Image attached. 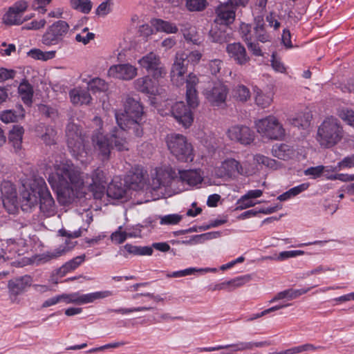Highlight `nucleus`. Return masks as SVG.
Segmentation results:
<instances>
[{
    "label": "nucleus",
    "mask_w": 354,
    "mask_h": 354,
    "mask_svg": "<svg viewBox=\"0 0 354 354\" xmlns=\"http://www.w3.org/2000/svg\"><path fill=\"white\" fill-rule=\"evenodd\" d=\"M124 249L128 253L138 256H150L153 251L150 246L133 245L129 243L124 245Z\"/></svg>",
    "instance_id": "a19ab883"
},
{
    "label": "nucleus",
    "mask_w": 354,
    "mask_h": 354,
    "mask_svg": "<svg viewBox=\"0 0 354 354\" xmlns=\"http://www.w3.org/2000/svg\"><path fill=\"white\" fill-rule=\"evenodd\" d=\"M176 182H178V175L171 167L156 168L155 176L152 178L151 186L153 189L157 190L170 187Z\"/></svg>",
    "instance_id": "4468645a"
},
{
    "label": "nucleus",
    "mask_w": 354,
    "mask_h": 354,
    "mask_svg": "<svg viewBox=\"0 0 354 354\" xmlns=\"http://www.w3.org/2000/svg\"><path fill=\"white\" fill-rule=\"evenodd\" d=\"M229 89L223 82H216L207 86L203 91L207 101L212 106H222L225 104Z\"/></svg>",
    "instance_id": "9b49d317"
},
{
    "label": "nucleus",
    "mask_w": 354,
    "mask_h": 354,
    "mask_svg": "<svg viewBox=\"0 0 354 354\" xmlns=\"http://www.w3.org/2000/svg\"><path fill=\"white\" fill-rule=\"evenodd\" d=\"M232 28L230 26L214 24L209 32V37L212 42L223 44L231 38Z\"/></svg>",
    "instance_id": "5701e85b"
},
{
    "label": "nucleus",
    "mask_w": 354,
    "mask_h": 354,
    "mask_svg": "<svg viewBox=\"0 0 354 354\" xmlns=\"http://www.w3.org/2000/svg\"><path fill=\"white\" fill-rule=\"evenodd\" d=\"M182 219V216L176 214L165 215L160 218L161 225H175Z\"/></svg>",
    "instance_id": "052dcab7"
},
{
    "label": "nucleus",
    "mask_w": 354,
    "mask_h": 354,
    "mask_svg": "<svg viewBox=\"0 0 354 354\" xmlns=\"http://www.w3.org/2000/svg\"><path fill=\"white\" fill-rule=\"evenodd\" d=\"M91 183H89L90 190L97 194H102L107 185V179L100 168L94 169L91 175Z\"/></svg>",
    "instance_id": "b1692460"
},
{
    "label": "nucleus",
    "mask_w": 354,
    "mask_h": 354,
    "mask_svg": "<svg viewBox=\"0 0 354 354\" xmlns=\"http://www.w3.org/2000/svg\"><path fill=\"white\" fill-rule=\"evenodd\" d=\"M272 101V96L270 93L265 94L257 92L255 97L256 104L261 108H266L268 106L271 104Z\"/></svg>",
    "instance_id": "603ef678"
},
{
    "label": "nucleus",
    "mask_w": 354,
    "mask_h": 354,
    "mask_svg": "<svg viewBox=\"0 0 354 354\" xmlns=\"http://www.w3.org/2000/svg\"><path fill=\"white\" fill-rule=\"evenodd\" d=\"M24 133V128L19 125H14L12 129L10 131L8 135L9 142L12 144L16 151L21 148Z\"/></svg>",
    "instance_id": "c9c22d12"
},
{
    "label": "nucleus",
    "mask_w": 354,
    "mask_h": 354,
    "mask_svg": "<svg viewBox=\"0 0 354 354\" xmlns=\"http://www.w3.org/2000/svg\"><path fill=\"white\" fill-rule=\"evenodd\" d=\"M57 131L53 127H46L45 133L41 136V139L48 145H51L56 143Z\"/></svg>",
    "instance_id": "8fccbe9b"
},
{
    "label": "nucleus",
    "mask_w": 354,
    "mask_h": 354,
    "mask_svg": "<svg viewBox=\"0 0 354 354\" xmlns=\"http://www.w3.org/2000/svg\"><path fill=\"white\" fill-rule=\"evenodd\" d=\"M272 155L281 160H289L296 156V151L293 147L286 144L275 145L272 149Z\"/></svg>",
    "instance_id": "cd10ccee"
},
{
    "label": "nucleus",
    "mask_w": 354,
    "mask_h": 354,
    "mask_svg": "<svg viewBox=\"0 0 354 354\" xmlns=\"http://www.w3.org/2000/svg\"><path fill=\"white\" fill-rule=\"evenodd\" d=\"M221 168L225 175L228 177H235L239 174L243 175L244 169L240 162L234 158H229L222 162Z\"/></svg>",
    "instance_id": "7c9ffc66"
},
{
    "label": "nucleus",
    "mask_w": 354,
    "mask_h": 354,
    "mask_svg": "<svg viewBox=\"0 0 354 354\" xmlns=\"http://www.w3.org/2000/svg\"><path fill=\"white\" fill-rule=\"evenodd\" d=\"M171 153L180 162H187L194 160L193 147L187 138L179 133H171L166 139Z\"/></svg>",
    "instance_id": "423d86ee"
},
{
    "label": "nucleus",
    "mask_w": 354,
    "mask_h": 354,
    "mask_svg": "<svg viewBox=\"0 0 354 354\" xmlns=\"http://www.w3.org/2000/svg\"><path fill=\"white\" fill-rule=\"evenodd\" d=\"M124 183L133 190L142 189L145 184L143 169L140 167L133 168L125 176Z\"/></svg>",
    "instance_id": "4be33fe9"
},
{
    "label": "nucleus",
    "mask_w": 354,
    "mask_h": 354,
    "mask_svg": "<svg viewBox=\"0 0 354 354\" xmlns=\"http://www.w3.org/2000/svg\"><path fill=\"white\" fill-rule=\"evenodd\" d=\"M62 295L63 302H65L66 304L82 305L92 303L97 299L109 297L112 295V292L109 290H105L81 295L77 292L71 294H62Z\"/></svg>",
    "instance_id": "dca6fc26"
},
{
    "label": "nucleus",
    "mask_w": 354,
    "mask_h": 354,
    "mask_svg": "<svg viewBox=\"0 0 354 354\" xmlns=\"http://www.w3.org/2000/svg\"><path fill=\"white\" fill-rule=\"evenodd\" d=\"M254 160L259 165H263L271 169H276L277 167V162L272 158H270L263 155L257 154L254 156Z\"/></svg>",
    "instance_id": "13d9d810"
},
{
    "label": "nucleus",
    "mask_w": 354,
    "mask_h": 354,
    "mask_svg": "<svg viewBox=\"0 0 354 354\" xmlns=\"http://www.w3.org/2000/svg\"><path fill=\"white\" fill-rule=\"evenodd\" d=\"M229 57L237 64L244 65L250 61L245 48L240 42L229 44L226 46Z\"/></svg>",
    "instance_id": "aec40b11"
},
{
    "label": "nucleus",
    "mask_w": 354,
    "mask_h": 354,
    "mask_svg": "<svg viewBox=\"0 0 354 354\" xmlns=\"http://www.w3.org/2000/svg\"><path fill=\"white\" fill-rule=\"evenodd\" d=\"M182 57L181 53H177L176 55V60L171 68V77H183L187 71L188 63L185 59H180Z\"/></svg>",
    "instance_id": "e433bc0d"
},
{
    "label": "nucleus",
    "mask_w": 354,
    "mask_h": 354,
    "mask_svg": "<svg viewBox=\"0 0 354 354\" xmlns=\"http://www.w3.org/2000/svg\"><path fill=\"white\" fill-rule=\"evenodd\" d=\"M32 283V278L29 275L16 277L8 281V288L11 295H19Z\"/></svg>",
    "instance_id": "393cba45"
},
{
    "label": "nucleus",
    "mask_w": 354,
    "mask_h": 354,
    "mask_svg": "<svg viewBox=\"0 0 354 354\" xmlns=\"http://www.w3.org/2000/svg\"><path fill=\"white\" fill-rule=\"evenodd\" d=\"M70 29L68 24L63 20H58L49 26L41 37V43L46 46H51L61 43Z\"/></svg>",
    "instance_id": "1a4fd4ad"
},
{
    "label": "nucleus",
    "mask_w": 354,
    "mask_h": 354,
    "mask_svg": "<svg viewBox=\"0 0 354 354\" xmlns=\"http://www.w3.org/2000/svg\"><path fill=\"white\" fill-rule=\"evenodd\" d=\"M354 167V155L344 157L333 168V171H340L343 169H350Z\"/></svg>",
    "instance_id": "6e6d98bb"
},
{
    "label": "nucleus",
    "mask_w": 354,
    "mask_h": 354,
    "mask_svg": "<svg viewBox=\"0 0 354 354\" xmlns=\"http://www.w3.org/2000/svg\"><path fill=\"white\" fill-rule=\"evenodd\" d=\"M137 74V68L129 63L113 65L107 71L109 77L125 81L133 80Z\"/></svg>",
    "instance_id": "f3484780"
},
{
    "label": "nucleus",
    "mask_w": 354,
    "mask_h": 354,
    "mask_svg": "<svg viewBox=\"0 0 354 354\" xmlns=\"http://www.w3.org/2000/svg\"><path fill=\"white\" fill-rule=\"evenodd\" d=\"M240 33L242 39L245 41H250L252 40V37L251 35V26L242 23L240 26Z\"/></svg>",
    "instance_id": "0e129e2a"
},
{
    "label": "nucleus",
    "mask_w": 354,
    "mask_h": 354,
    "mask_svg": "<svg viewBox=\"0 0 354 354\" xmlns=\"http://www.w3.org/2000/svg\"><path fill=\"white\" fill-rule=\"evenodd\" d=\"M133 86L136 91L146 95H156L158 93V82L149 75L136 79Z\"/></svg>",
    "instance_id": "6ab92c4d"
},
{
    "label": "nucleus",
    "mask_w": 354,
    "mask_h": 354,
    "mask_svg": "<svg viewBox=\"0 0 354 354\" xmlns=\"http://www.w3.org/2000/svg\"><path fill=\"white\" fill-rule=\"evenodd\" d=\"M215 268H186L185 270H178L173 272L170 274H168L167 276L168 277H174V278H178V277H183L187 275L194 274L196 272H202V273H206L209 272H214L215 271Z\"/></svg>",
    "instance_id": "ea45409f"
},
{
    "label": "nucleus",
    "mask_w": 354,
    "mask_h": 354,
    "mask_svg": "<svg viewBox=\"0 0 354 354\" xmlns=\"http://www.w3.org/2000/svg\"><path fill=\"white\" fill-rule=\"evenodd\" d=\"M126 192L125 185L121 181L113 180L107 186L106 194L109 198L121 199L125 196Z\"/></svg>",
    "instance_id": "f704fd0d"
},
{
    "label": "nucleus",
    "mask_w": 354,
    "mask_h": 354,
    "mask_svg": "<svg viewBox=\"0 0 354 354\" xmlns=\"http://www.w3.org/2000/svg\"><path fill=\"white\" fill-rule=\"evenodd\" d=\"M25 110L21 104H17L14 110H6L1 113L0 119L5 123L16 122L24 118Z\"/></svg>",
    "instance_id": "c756f323"
},
{
    "label": "nucleus",
    "mask_w": 354,
    "mask_h": 354,
    "mask_svg": "<svg viewBox=\"0 0 354 354\" xmlns=\"http://www.w3.org/2000/svg\"><path fill=\"white\" fill-rule=\"evenodd\" d=\"M3 20L8 25H19L23 23L21 15L10 8L4 15Z\"/></svg>",
    "instance_id": "de8ad7c7"
},
{
    "label": "nucleus",
    "mask_w": 354,
    "mask_h": 354,
    "mask_svg": "<svg viewBox=\"0 0 354 354\" xmlns=\"http://www.w3.org/2000/svg\"><path fill=\"white\" fill-rule=\"evenodd\" d=\"M71 6L82 13L88 14L92 8V3L90 0H71Z\"/></svg>",
    "instance_id": "49530a36"
},
{
    "label": "nucleus",
    "mask_w": 354,
    "mask_h": 354,
    "mask_svg": "<svg viewBox=\"0 0 354 354\" xmlns=\"http://www.w3.org/2000/svg\"><path fill=\"white\" fill-rule=\"evenodd\" d=\"M153 307H147V306H140L136 308H120L118 309H109V312H113L118 314H129L133 312H140V311H147V310H153Z\"/></svg>",
    "instance_id": "4d7b16f0"
},
{
    "label": "nucleus",
    "mask_w": 354,
    "mask_h": 354,
    "mask_svg": "<svg viewBox=\"0 0 354 354\" xmlns=\"http://www.w3.org/2000/svg\"><path fill=\"white\" fill-rule=\"evenodd\" d=\"M151 25L157 32H163L167 34H175L178 31V28L174 23L169 21H165L161 19H152Z\"/></svg>",
    "instance_id": "72a5a7b5"
},
{
    "label": "nucleus",
    "mask_w": 354,
    "mask_h": 354,
    "mask_svg": "<svg viewBox=\"0 0 354 354\" xmlns=\"http://www.w3.org/2000/svg\"><path fill=\"white\" fill-rule=\"evenodd\" d=\"M308 291V289H288L283 291L278 292L276 296L271 300V302L275 301L277 300L287 299L288 300H291L293 299H296L299 296L306 293Z\"/></svg>",
    "instance_id": "4c0bfd02"
},
{
    "label": "nucleus",
    "mask_w": 354,
    "mask_h": 354,
    "mask_svg": "<svg viewBox=\"0 0 354 354\" xmlns=\"http://www.w3.org/2000/svg\"><path fill=\"white\" fill-rule=\"evenodd\" d=\"M115 116L119 127H114L111 130L109 137L103 135L101 127L95 130L91 137L95 149L99 152L102 160L109 159L111 150L113 147L118 151H128L129 149L127 134L128 131H132V129H129L125 127L122 122V118L118 115Z\"/></svg>",
    "instance_id": "f03ea898"
},
{
    "label": "nucleus",
    "mask_w": 354,
    "mask_h": 354,
    "mask_svg": "<svg viewBox=\"0 0 354 354\" xmlns=\"http://www.w3.org/2000/svg\"><path fill=\"white\" fill-rule=\"evenodd\" d=\"M257 131L262 136L271 140H279L285 135L282 124L273 115H269L256 122Z\"/></svg>",
    "instance_id": "6e6552de"
},
{
    "label": "nucleus",
    "mask_w": 354,
    "mask_h": 354,
    "mask_svg": "<svg viewBox=\"0 0 354 354\" xmlns=\"http://www.w3.org/2000/svg\"><path fill=\"white\" fill-rule=\"evenodd\" d=\"M40 189H39V209L46 216H53L56 213L55 201L48 189L45 180L42 178H39Z\"/></svg>",
    "instance_id": "2eb2a0df"
},
{
    "label": "nucleus",
    "mask_w": 354,
    "mask_h": 354,
    "mask_svg": "<svg viewBox=\"0 0 354 354\" xmlns=\"http://www.w3.org/2000/svg\"><path fill=\"white\" fill-rule=\"evenodd\" d=\"M206 6V0H186V7L191 12L202 11Z\"/></svg>",
    "instance_id": "3c124183"
},
{
    "label": "nucleus",
    "mask_w": 354,
    "mask_h": 354,
    "mask_svg": "<svg viewBox=\"0 0 354 354\" xmlns=\"http://www.w3.org/2000/svg\"><path fill=\"white\" fill-rule=\"evenodd\" d=\"M198 79L192 73L188 75L186 80V100L188 107L183 102H177L171 107V114L176 121L184 127H189L194 120L192 109L198 105V99L196 86Z\"/></svg>",
    "instance_id": "7ed1b4c3"
},
{
    "label": "nucleus",
    "mask_w": 354,
    "mask_h": 354,
    "mask_svg": "<svg viewBox=\"0 0 354 354\" xmlns=\"http://www.w3.org/2000/svg\"><path fill=\"white\" fill-rule=\"evenodd\" d=\"M233 97L241 102H246L250 97V92L248 87L239 84L232 90Z\"/></svg>",
    "instance_id": "a18cd8bd"
},
{
    "label": "nucleus",
    "mask_w": 354,
    "mask_h": 354,
    "mask_svg": "<svg viewBox=\"0 0 354 354\" xmlns=\"http://www.w3.org/2000/svg\"><path fill=\"white\" fill-rule=\"evenodd\" d=\"M182 57L180 59H185L188 64L196 65L197 64L202 57V54L197 50L192 51L189 53L181 52Z\"/></svg>",
    "instance_id": "09e8293b"
},
{
    "label": "nucleus",
    "mask_w": 354,
    "mask_h": 354,
    "mask_svg": "<svg viewBox=\"0 0 354 354\" xmlns=\"http://www.w3.org/2000/svg\"><path fill=\"white\" fill-rule=\"evenodd\" d=\"M185 39L195 45H199L201 42V37L196 30L195 27L186 24L181 30Z\"/></svg>",
    "instance_id": "58836bf2"
},
{
    "label": "nucleus",
    "mask_w": 354,
    "mask_h": 354,
    "mask_svg": "<svg viewBox=\"0 0 354 354\" xmlns=\"http://www.w3.org/2000/svg\"><path fill=\"white\" fill-rule=\"evenodd\" d=\"M339 118L346 121L349 125L354 127V111L348 109H342L339 111Z\"/></svg>",
    "instance_id": "bf43d9fd"
},
{
    "label": "nucleus",
    "mask_w": 354,
    "mask_h": 354,
    "mask_svg": "<svg viewBox=\"0 0 354 354\" xmlns=\"http://www.w3.org/2000/svg\"><path fill=\"white\" fill-rule=\"evenodd\" d=\"M317 348L312 344H306L281 351V354H294L304 351H315Z\"/></svg>",
    "instance_id": "5fc2aeb1"
},
{
    "label": "nucleus",
    "mask_w": 354,
    "mask_h": 354,
    "mask_svg": "<svg viewBox=\"0 0 354 354\" xmlns=\"http://www.w3.org/2000/svg\"><path fill=\"white\" fill-rule=\"evenodd\" d=\"M252 342H240L236 344H226V345H218L216 346H209V347H198L196 348V351L198 352H213L216 351H220L223 349H227L228 348H234V351H243L245 350H251L252 349Z\"/></svg>",
    "instance_id": "a878e982"
},
{
    "label": "nucleus",
    "mask_w": 354,
    "mask_h": 354,
    "mask_svg": "<svg viewBox=\"0 0 354 354\" xmlns=\"http://www.w3.org/2000/svg\"><path fill=\"white\" fill-rule=\"evenodd\" d=\"M140 66L151 73L153 79L162 77L166 74L160 57L153 52H150L138 60Z\"/></svg>",
    "instance_id": "f8f14e48"
},
{
    "label": "nucleus",
    "mask_w": 354,
    "mask_h": 354,
    "mask_svg": "<svg viewBox=\"0 0 354 354\" xmlns=\"http://www.w3.org/2000/svg\"><path fill=\"white\" fill-rule=\"evenodd\" d=\"M55 172L49 175L48 181L57 192L59 201L66 202L73 192V187H78L84 183L82 174L78 168L68 162H62L55 165Z\"/></svg>",
    "instance_id": "f257e3e1"
},
{
    "label": "nucleus",
    "mask_w": 354,
    "mask_h": 354,
    "mask_svg": "<svg viewBox=\"0 0 354 354\" xmlns=\"http://www.w3.org/2000/svg\"><path fill=\"white\" fill-rule=\"evenodd\" d=\"M256 203H254L252 199L249 198L246 196H242L237 201V207L236 209L243 210L250 207H253Z\"/></svg>",
    "instance_id": "680f3d73"
},
{
    "label": "nucleus",
    "mask_w": 354,
    "mask_h": 354,
    "mask_svg": "<svg viewBox=\"0 0 354 354\" xmlns=\"http://www.w3.org/2000/svg\"><path fill=\"white\" fill-rule=\"evenodd\" d=\"M69 96L73 104H88L91 101L89 91L80 88H75L70 91Z\"/></svg>",
    "instance_id": "2f4dec72"
},
{
    "label": "nucleus",
    "mask_w": 354,
    "mask_h": 354,
    "mask_svg": "<svg viewBox=\"0 0 354 354\" xmlns=\"http://www.w3.org/2000/svg\"><path fill=\"white\" fill-rule=\"evenodd\" d=\"M55 50L44 52L39 48H32L28 53V55L29 57L41 61H48L49 59H52L55 57Z\"/></svg>",
    "instance_id": "79ce46f5"
},
{
    "label": "nucleus",
    "mask_w": 354,
    "mask_h": 354,
    "mask_svg": "<svg viewBox=\"0 0 354 354\" xmlns=\"http://www.w3.org/2000/svg\"><path fill=\"white\" fill-rule=\"evenodd\" d=\"M225 3L236 13L238 8L246 7L249 3V0H227L225 1Z\"/></svg>",
    "instance_id": "69168bd1"
},
{
    "label": "nucleus",
    "mask_w": 354,
    "mask_h": 354,
    "mask_svg": "<svg viewBox=\"0 0 354 354\" xmlns=\"http://www.w3.org/2000/svg\"><path fill=\"white\" fill-rule=\"evenodd\" d=\"M18 93L24 104L28 107L32 106L34 95L33 86L26 79H24L18 86Z\"/></svg>",
    "instance_id": "c85d7f7f"
},
{
    "label": "nucleus",
    "mask_w": 354,
    "mask_h": 354,
    "mask_svg": "<svg viewBox=\"0 0 354 354\" xmlns=\"http://www.w3.org/2000/svg\"><path fill=\"white\" fill-rule=\"evenodd\" d=\"M178 174V181L186 183L189 186H196L201 184L203 180L201 171L198 170L179 171Z\"/></svg>",
    "instance_id": "bb28decb"
},
{
    "label": "nucleus",
    "mask_w": 354,
    "mask_h": 354,
    "mask_svg": "<svg viewBox=\"0 0 354 354\" xmlns=\"http://www.w3.org/2000/svg\"><path fill=\"white\" fill-rule=\"evenodd\" d=\"M66 136L68 147L76 158L84 157L86 154L84 137L80 127L73 122H69L66 128Z\"/></svg>",
    "instance_id": "0eeeda50"
},
{
    "label": "nucleus",
    "mask_w": 354,
    "mask_h": 354,
    "mask_svg": "<svg viewBox=\"0 0 354 354\" xmlns=\"http://www.w3.org/2000/svg\"><path fill=\"white\" fill-rule=\"evenodd\" d=\"M324 171L325 167L319 165L308 168L304 171V174L306 176H313L315 178L319 177Z\"/></svg>",
    "instance_id": "338daca9"
},
{
    "label": "nucleus",
    "mask_w": 354,
    "mask_h": 354,
    "mask_svg": "<svg viewBox=\"0 0 354 354\" xmlns=\"http://www.w3.org/2000/svg\"><path fill=\"white\" fill-rule=\"evenodd\" d=\"M227 135L230 140L243 145H249L254 140L253 131L246 126H233L228 129Z\"/></svg>",
    "instance_id": "a211bd4d"
},
{
    "label": "nucleus",
    "mask_w": 354,
    "mask_h": 354,
    "mask_svg": "<svg viewBox=\"0 0 354 354\" xmlns=\"http://www.w3.org/2000/svg\"><path fill=\"white\" fill-rule=\"evenodd\" d=\"M73 247L74 245L68 246L67 243H66L64 245H60L58 248L55 249L53 252H47L43 254L41 260L46 262L51 259H56L71 250Z\"/></svg>",
    "instance_id": "37998d69"
},
{
    "label": "nucleus",
    "mask_w": 354,
    "mask_h": 354,
    "mask_svg": "<svg viewBox=\"0 0 354 354\" xmlns=\"http://www.w3.org/2000/svg\"><path fill=\"white\" fill-rule=\"evenodd\" d=\"M1 199L4 208L9 214L17 212L19 202L17 189L10 181L4 180L1 184Z\"/></svg>",
    "instance_id": "ddd939ff"
},
{
    "label": "nucleus",
    "mask_w": 354,
    "mask_h": 354,
    "mask_svg": "<svg viewBox=\"0 0 354 354\" xmlns=\"http://www.w3.org/2000/svg\"><path fill=\"white\" fill-rule=\"evenodd\" d=\"M85 259L86 255L84 254L74 257L57 270V274L60 277L65 276L68 272L75 270L78 268Z\"/></svg>",
    "instance_id": "473e14b6"
},
{
    "label": "nucleus",
    "mask_w": 354,
    "mask_h": 354,
    "mask_svg": "<svg viewBox=\"0 0 354 354\" xmlns=\"http://www.w3.org/2000/svg\"><path fill=\"white\" fill-rule=\"evenodd\" d=\"M223 66V62L222 60L218 59H215L211 60L209 63V69L210 73L215 76H217L220 74L221 70Z\"/></svg>",
    "instance_id": "e2e57ef3"
},
{
    "label": "nucleus",
    "mask_w": 354,
    "mask_h": 354,
    "mask_svg": "<svg viewBox=\"0 0 354 354\" xmlns=\"http://www.w3.org/2000/svg\"><path fill=\"white\" fill-rule=\"evenodd\" d=\"M39 178H36L30 185L28 187L23 186V189L20 192V197L18 200L19 206L20 205L24 212H31L38 205L39 189H40Z\"/></svg>",
    "instance_id": "9d476101"
},
{
    "label": "nucleus",
    "mask_w": 354,
    "mask_h": 354,
    "mask_svg": "<svg viewBox=\"0 0 354 354\" xmlns=\"http://www.w3.org/2000/svg\"><path fill=\"white\" fill-rule=\"evenodd\" d=\"M328 180H339L342 182H351L354 180V174H336L326 176Z\"/></svg>",
    "instance_id": "774afa93"
},
{
    "label": "nucleus",
    "mask_w": 354,
    "mask_h": 354,
    "mask_svg": "<svg viewBox=\"0 0 354 354\" xmlns=\"http://www.w3.org/2000/svg\"><path fill=\"white\" fill-rule=\"evenodd\" d=\"M215 13L214 24L230 26L235 20L236 13L225 2L221 3L216 7Z\"/></svg>",
    "instance_id": "412c9836"
},
{
    "label": "nucleus",
    "mask_w": 354,
    "mask_h": 354,
    "mask_svg": "<svg viewBox=\"0 0 354 354\" xmlns=\"http://www.w3.org/2000/svg\"><path fill=\"white\" fill-rule=\"evenodd\" d=\"M88 89L93 93L105 92L109 89V84L104 80L96 77L92 79L88 84Z\"/></svg>",
    "instance_id": "c03bdc74"
},
{
    "label": "nucleus",
    "mask_w": 354,
    "mask_h": 354,
    "mask_svg": "<svg viewBox=\"0 0 354 354\" xmlns=\"http://www.w3.org/2000/svg\"><path fill=\"white\" fill-rule=\"evenodd\" d=\"M251 279V277L250 274H245L243 276H240L236 278H234L231 280L227 281L228 287L232 288V289H235L236 288L241 287L244 284L249 282Z\"/></svg>",
    "instance_id": "864d4df0"
},
{
    "label": "nucleus",
    "mask_w": 354,
    "mask_h": 354,
    "mask_svg": "<svg viewBox=\"0 0 354 354\" xmlns=\"http://www.w3.org/2000/svg\"><path fill=\"white\" fill-rule=\"evenodd\" d=\"M343 127L335 117L326 118L318 127L316 140L322 148L329 149L338 144L343 138Z\"/></svg>",
    "instance_id": "20e7f679"
},
{
    "label": "nucleus",
    "mask_w": 354,
    "mask_h": 354,
    "mask_svg": "<svg viewBox=\"0 0 354 354\" xmlns=\"http://www.w3.org/2000/svg\"><path fill=\"white\" fill-rule=\"evenodd\" d=\"M125 115H122V122L137 137L143 134L141 117L143 114V106L138 99L127 96L124 102Z\"/></svg>",
    "instance_id": "39448f33"
}]
</instances>
